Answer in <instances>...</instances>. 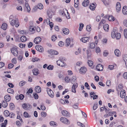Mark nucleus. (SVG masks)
Masks as SVG:
<instances>
[{
  "label": "nucleus",
  "mask_w": 127,
  "mask_h": 127,
  "mask_svg": "<svg viewBox=\"0 0 127 127\" xmlns=\"http://www.w3.org/2000/svg\"><path fill=\"white\" fill-rule=\"evenodd\" d=\"M12 21H9L10 25L13 26L15 25L16 27H18L19 26V21L17 19L12 20Z\"/></svg>",
  "instance_id": "f257e3e1"
},
{
  "label": "nucleus",
  "mask_w": 127,
  "mask_h": 127,
  "mask_svg": "<svg viewBox=\"0 0 127 127\" xmlns=\"http://www.w3.org/2000/svg\"><path fill=\"white\" fill-rule=\"evenodd\" d=\"M13 55L15 56H17L18 54V51L17 49L15 47H13L10 49Z\"/></svg>",
  "instance_id": "f03ea898"
},
{
  "label": "nucleus",
  "mask_w": 127,
  "mask_h": 127,
  "mask_svg": "<svg viewBox=\"0 0 127 127\" xmlns=\"http://www.w3.org/2000/svg\"><path fill=\"white\" fill-rule=\"evenodd\" d=\"M47 91L48 94L52 98L54 97V93L52 90L48 88L47 89Z\"/></svg>",
  "instance_id": "7ed1b4c3"
},
{
  "label": "nucleus",
  "mask_w": 127,
  "mask_h": 127,
  "mask_svg": "<svg viewBox=\"0 0 127 127\" xmlns=\"http://www.w3.org/2000/svg\"><path fill=\"white\" fill-rule=\"evenodd\" d=\"M22 107L25 110H29L31 108V106L29 104L24 103L22 105Z\"/></svg>",
  "instance_id": "20e7f679"
},
{
  "label": "nucleus",
  "mask_w": 127,
  "mask_h": 127,
  "mask_svg": "<svg viewBox=\"0 0 127 127\" xmlns=\"http://www.w3.org/2000/svg\"><path fill=\"white\" fill-rule=\"evenodd\" d=\"M60 120L62 123L68 125L69 124V122L66 118L64 117H62L60 119Z\"/></svg>",
  "instance_id": "39448f33"
},
{
  "label": "nucleus",
  "mask_w": 127,
  "mask_h": 127,
  "mask_svg": "<svg viewBox=\"0 0 127 127\" xmlns=\"http://www.w3.org/2000/svg\"><path fill=\"white\" fill-rule=\"evenodd\" d=\"M57 65L59 66L64 67L66 66V64L64 62H63L60 60H58L56 62Z\"/></svg>",
  "instance_id": "423d86ee"
},
{
  "label": "nucleus",
  "mask_w": 127,
  "mask_h": 127,
  "mask_svg": "<svg viewBox=\"0 0 127 127\" xmlns=\"http://www.w3.org/2000/svg\"><path fill=\"white\" fill-rule=\"evenodd\" d=\"M78 86V84L76 83L75 84H73L72 87V92L74 93H76V89Z\"/></svg>",
  "instance_id": "0eeeda50"
},
{
  "label": "nucleus",
  "mask_w": 127,
  "mask_h": 127,
  "mask_svg": "<svg viewBox=\"0 0 127 127\" xmlns=\"http://www.w3.org/2000/svg\"><path fill=\"white\" fill-rule=\"evenodd\" d=\"M35 48L37 50L40 52H43L44 51L43 47L40 45H38L36 46Z\"/></svg>",
  "instance_id": "6e6552de"
},
{
  "label": "nucleus",
  "mask_w": 127,
  "mask_h": 127,
  "mask_svg": "<svg viewBox=\"0 0 127 127\" xmlns=\"http://www.w3.org/2000/svg\"><path fill=\"white\" fill-rule=\"evenodd\" d=\"M41 37H38L35 38L34 42L36 44H38L41 41Z\"/></svg>",
  "instance_id": "1a4fd4ad"
},
{
  "label": "nucleus",
  "mask_w": 127,
  "mask_h": 127,
  "mask_svg": "<svg viewBox=\"0 0 127 127\" xmlns=\"http://www.w3.org/2000/svg\"><path fill=\"white\" fill-rule=\"evenodd\" d=\"M121 9V5L120 2H117L116 6V9L117 12H119L120 11Z\"/></svg>",
  "instance_id": "9d476101"
},
{
  "label": "nucleus",
  "mask_w": 127,
  "mask_h": 127,
  "mask_svg": "<svg viewBox=\"0 0 127 127\" xmlns=\"http://www.w3.org/2000/svg\"><path fill=\"white\" fill-rule=\"evenodd\" d=\"M62 113L66 117H69L70 116V114L66 110L62 111Z\"/></svg>",
  "instance_id": "9b49d317"
},
{
  "label": "nucleus",
  "mask_w": 127,
  "mask_h": 127,
  "mask_svg": "<svg viewBox=\"0 0 127 127\" xmlns=\"http://www.w3.org/2000/svg\"><path fill=\"white\" fill-rule=\"evenodd\" d=\"M90 39L89 37H84L80 39V40L83 42L85 43L88 41Z\"/></svg>",
  "instance_id": "f8f14e48"
},
{
  "label": "nucleus",
  "mask_w": 127,
  "mask_h": 127,
  "mask_svg": "<svg viewBox=\"0 0 127 127\" xmlns=\"http://www.w3.org/2000/svg\"><path fill=\"white\" fill-rule=\"evenodd\" d=\"M96 69L98 71H101L103 69V66L101 64H99L97 65Z\"/></svg>",
  "instance_id": "ddd939ff"
},
{
  "label": "nucleus",
  "mask_w": 127,
  "mask_h": 127,
  "mask_svg": "<svg viewBox=\"0 0 127 127\" xmlns=\"http://www.w3.org/2000/svg\"><path fill=\"white\" fill-rule=\"evenodd\" d=\"M87 71V68L85 67H81L80 70V72L81 73L84 74Z\"/></svg>",
  "instance_id": "4468645a"
},
{
  "label": "nucleus",
  "mask_w": 127,
  "mask_h": 127,
  "mask_svg": "<svg viewBox=\"0 0 127 127\" xmlns=\"http://www.w3.org/2000/svg\"><path fill=\"white\" fill-rule=\"evenodd\" d=\"M96 4L95 3H92L91 4H90L89 6V8L92 10H94L95 8Z\"/></svg>",
  "instance_id": "2eb2a0df"
},
{
  "label": "nucleus",
  "mask_w": 127,
  "mask_h": 127,
  "mask_svg": "<svg viewBox=\"0 0 127 127\" xmlns=\"http://www.w3.org/2000/svg\"><path fill=\"white\" fill-rule=\"evenodd\" d=\"M126 95L125 91L124 90H122L120 93V96L121 97L123 98L125 97Z\"/></svg>",
  "instance_id": "dca6fc26"
},
{
  "label": "nucleus",
  "mask_w": 127,
  "mask_h": 127,
  "mask_svg": "<svg viewBox=\"0 0 127 127\" xmlns=\"http://www.w3.org/2000/svg\"><path fill=\"white\" fill-rule=\"evenodd\" d=\"M43 8V6L42 4L41 3L38 4L37 5L35 6L34 9L36 10L37 9H42Z\"/></svg>",
  "instance_id": "f3484780"
},
{
  "label": "nucleus",
  "mask_w": 127,
  "mask_h": 127,
  "mask_svg": "<svg viewBox=\"0 0 127 127\" xmlns=\"http://www.w3.org/2000/svg\"><path fill=\"white\" fill-rule=\"evenodd\" d=\"M35 92L37 93L40 92L41 91V89L40 87L39 86H36L35 88Z\"/></svg>",
  "instance_id": "a211bd4d"
},
{
  "label": "nucleus",
  "mask_w": 127,
  "mask_h": 127,
  "mask_svg": "<svg viewBox=\"0 0 127 127\" xmlns=\"http://www.w3.org/2000/svg\"><path fill=\"white\" fill-rule=\"evenodd\" d=\"M4 98L5 101L8 102L11 99V97L9 95H6L5 96Z\"/></svg>",
  "instance_id": "6ab92c4d"
},
{
  "label": "nucleus",
  "mask_w": 127,
  "mask_h": 127,
  "mask_svg": "<svg viewBox=\"0 0 127 127\" xmlns=\"http://www.w3.org/2000/svg\"><path fill=\"white\" fill-rule=\"evenodd\" d=\"M122 12L124 15H126L127 14V6H124L123 8Z\"/></svg>",
  "instance_id": "aec40b11"
},
{
  "label": "nucleus",
  "mask_w": 127,
  "mask_h": 127,
  "mask_svg": "<svg viewBox=\"0 0 127 127\" xmlns=\"http://www.w3.org/2000/svg\"><path fill=\"white\" fill-rule=\"evenodd\" d=\"M103 28L104 30L106 32H108L109 30V25L107 24H105L103 25Z\"/></svg>",
  "instance_id": "412c9836"
},
{
  "label": "nucleus",
  "mask_w": 127,
  "mask_h": 127,
  "mask_svg": "<svg viewBox=\"0 0 127 127\" xmlns=\"http://www.w3.org/2000/svg\"><path fill=\"white\" fill-rule=\"evenodd\" d=\"M89 1L88 0H84L82 4V5L84 6H87L89 4Z\"/></svg>",
  "instance_id": "4be33fe9"
},
{
  "label": "nucleus",
  "mask_w": 127,
  "mask_h": 127,
  "mask_svg": "<svg viewBox=\"0 0 127 127\" xmlns=\"http://www.w3.org/2000/svg\"><path fill=\"white\" fill-rule=\"evenodd\" d=\"M62 31L63 33L66 34H68L69 33V31L67 28H64L62 29Z\"/></svg>",
  "instance_id": "5701e85b"
},
{
  "label": "nucleus",
  "mask_w": 127,
  "mask_h": 127,
  "mask_svg": "<svg viewBox=\"0 0 127 127\" xmlns=\"http://www.w3.org/2000/svg\"><path fill=\"white\" fill-rule=\"evenodd\" d=\"M38 70L37 68H34L32 70V72L33 74L35 75H37L39 74Z\"/></svg>",
  "instance_id": "b1692460"
},
{
  "label": "nucleus",
  "mask_w": 127,
  "mask_h": 127,
  "mask_svg": "<svg viewBox=\"0 0 127 127\" xmlns=\"http://www.w3.org/2000/svg\"><path fill=\"white\" fill-rule=\"evenodd\" d=\"M115 54L116 56L119 57L120 55V51L118 49H116L115 51Z\"/></svg>",
  "instance_id": "393cba45"
},
{
  "label": "nucleus",
  "mask_w": 127,
  "mask_h": 127,
  "mask_svg": "<svg viewBox=\"0 0 127 127\" xmlns=\"http://www.w3.org/2000/svg\"><path fill=\"white\" fill-rule=\"evenodd\" d=\"M76 77L75 76L72 77L71 79V82L73 84H75L74 82H76Z\"/></svg>",
  "instance_id": "a878e982"
},
{
  "label": "nucleus",
  "mask_w": 127,
  "mask_h": 127,
  "mask_svg": "<svg viewBox=\"0 0 127 127\" xmlns=\"http://www.w3.org/2000/svg\"><path fill=\"white\" fill-rule=\"evenodd\" d=\"M50 125L51 126L56 127L57 126V123L54 121H52L50 122Z\"/></svg>",
  "instance_id": "bb28decb"
},
{
  "label": "nucleus",
  "mask_w": 127,
  "mask_h": 127,
  "mask_svg": "<svg viewBox=\"0 0 127 127\" xmlns=\"http://www.w3.org/2000/svg\"><path fill=\"white\" fill-rule=\"evenodd\" d=\"M7 25L6 23H3L1 26V28L4 30H6L7 28Z\"/></svg>",
  "instance_id": "cd10ccee"
},
{
  "label": "nucleus",
  "mask_w": 127,
  "mask_h": 127,
  "mask_svg": "<svg viewBox=\"0 0 127 127\" xmlns=\"http://www.w3.org/2000/svg\"><path fill=\"white\" fill-rule=\"evenodd\" d=\"M25 6L27 9V12H30L31 10V8L29 3L25 4Z\"/></svg>",
  "instance_id": "c85d7f7f"
},
{
  "label": "nucleus",
  "mask_w": 127,
  "mask_h": 127,
  "mask_svg": "<svg viewBox=\"0 0 127 127\" xmlns=\"http://www.w3.org/2000/svg\"><path fill=\"white\" fill-rule=\"evenodd\" d=\"M21 40L22 42H25L26 41L27 38L25 36L23 35L21 37Z\"/></svg>",
  "instance_id": "c756f323"
},
{
  "label": "nucleus",
  "mask_w": 127,
  "mask_h": 127,
  "mask_svg": "<svg viewBox=\"0 0 127 127\" xmlns=\"http://www.w3.org/2000/svg\"><path fill=\"white\" fill-rule=\"evenodd\" d=\"M2 106L3 107L6 108L7 106V101H3L2 103Z\"/></svg>",
  "instance_id": "7c9ffc66"
},
{
  "label": "nucleus",
  "mask_w": 127,
  "mask_h": 127,
  "mask_svg": "<svg viewBox=\"0 0 127 127\" xmlns=\"http://www.w3.org/2000/svg\"><path fill=\"white\" fill-rule=\"evenodd\" d=\"M3 113L4 115L6 117L9 116L10 115V113H9V111L7 110L4 111Z\"/></svg>",
  "instance_id": "2f4dec72"
},
{
  "label": "nucleus",
  "mask_w": 127,
  "mask_h": 127,
  "mask_svg": "<svg viewBox=\"0 0 127 127\" xmlns=\"http://www.w3.org/2000/svg\"><path fill=\"white\" fill-rule=\"evenodd\" d=\"M115 19L114 17L112 16L111 15H110L109 16L108 18V20L109 21H114Z\"/></svg>",
  "instance_id": "473e14b6"
},
{
  "label": "nucleus",
  "mask_w": 127,
  "mask_h": 127,
  "mask_svg": "<svg viewBox=\"0 0 127 127\" xmlns=\"http://www.w3.org/2000/svg\"><path fill=\"white\" fill-rule=\"evenodd\" d=\"M89 45L90 48L91 49H94L95 48V45L94 43H90Z\"/></svg>",
  "instance_id": "72a5a7b5"
},
{
  "label": "nucleus",
  "mask_w": 127,
  "mask_h": 127,
  "mask_svg": "<svg viewBox=\"0 0 127 127\" xmlns=\"http://www.w3.org/2000/svg\"><path fill=\"white\" fill-rule=\"evenodd\" d=\"M36 28L33 26H30L29 28V30L31 32L34 31H35Z\"/></svg>",
  "instance_id": "f704fd0d"
},
{
  "label": "nucleus",
  "mask_w": 127,
  "mask_h": 127,
  "mask_svg": "<svg viewBox=\"0 0 127 127\" xmlns=\"http://www.w3.org/2000/svg\"><path fill=\"white\" fill-rule=\"evenodd\" d=\"M70 42V40L69 38H67L66 40V43L67 46H68L69 45Z\"/></svg>",
  "instance_id": "c9c22d12"
},
{
  "label": "nucleus",
  "mask_w": 127,
  "mask_h": 127,
  "mask_svg": "<svg viewBox=\"0 0 127 127\" xmlns=\"http://www.w3.org/2000/svg\"><path fill=\"white\" fill-rule=\"evenodd\" d=\"M26 82L24 81H21L19 83V85L20 86H22L24 85L26 83Z\"/></svg>",
  "instance_id": "e433bc0d"
},
{
  "label": "nucleus",
  "mask_w": 127,
  "mask_h": 127,
  "mask_svg": "<svg viewBox=\"0 0 127 127\" xmlns=\"http://www.w3.org/2000/svg\"><path fill=\"white\" fill-rule=\"evenodd\" d=\"M58 60L62 61L63 62H64L66 60V59L65 57H61L59 58V60Z\"/></svg>",
  "instance_id": "4c0bfd02"
},
{
  "label": "nucleus",
  "mask_w": 127,
  "mask_h": 127,
  "mask_svg": "<svg viewBox=\"0 0 127 127\" xmlns=\"http://www.w3.org/2000/svg\"><path fill=\"white\" fill-rule=\"evenodd\" d=\"M98 107V104L97 103L95 102L94 104V106L93 107V109L94 110H95Z\"/></svg>",
  "instance_id": "58836bf2"
},
{
  "label": "nucleus",
  "mask_w": 127,
  "mask_h": 127,
  "mask_svg": "<svg viewBox=\"0 0 127 127\" xmlns=\"http://www.w3.org/2000/svg\"><path fill=\"white\" fill-rule=\"evenodd\" d=\"M116 33H115L114 31H112L111 33V36L113 38H114L116 36Z\"/></svg>",
  "instance_id": "ea45409f"
},
{
  "label": "nucleus",
  "mask_w": 127,
  "mask_h": 127,
  "mask_svg": "<svg viewBox=\"0 0 127 127\" xmlns=\"http://www.w3.org/2000/svg\"><path fill=\"white\" fill-rule=\"evenodd\" d=\"M24 116L25 118H30L31 117V116L29 115L28 113L25 112H24Z\"/></svg>",
  "instance_id": "a19ab883"
},
{
  "label": "nucleus",
  "mask_w": 127,
  "mask_h": 127,
  "mask_svg": "<svg viewBox=\"0 0 127 127\" xmlns=\"http://www.w3.org/2000/svg\"><path fill=\"white\" fill-rule=\"evenodd\" d=\"M18 59L19 60L21 61L23 58V55L22 54H20L17 57Z\"/></svg>",
  "instance_id": "79ce46f5"
},
{
  "label": "nucleus",
  "mask_w": 127,
  "mask_h": 127,
  "mask_svg": "<svg viewBox=\"0 0 127 127\" xmlns=\"http://www.w3.org/2000/svg\"><path fill=\"white\" fill-rule=\"evenodd\" d=\"M90 25H87L86 27V30L87 31L90 32L92 30Z\"/></svg>",
  "instance_id": "37998d69"
},
{
  "label": "nucleus",
  "mask_w": 127,
  "mask_h": 127,
  "mask_svg": "<svg viewBox=\"0 0 127 127\" xmlns=\"http://www.w3.org/2000/svg\"><path fill=\"white\" fill-rule=\"evenodd\" d=\"M53 13L52 12L49 11V12H48L47 14L49 16V17L50 18H51L52 17V13Z\"/></svg>",
  "instance_id": "c03bdc74"
},
{
  "label": "nucleus",
  "mask_w": 127,
  "mask_h": 127,
  "mask_svg": "<svg viewBox=\"0 0 127 127\" xmlns=\"http://www.w3.org/2000/svg\"><path fill=\"white\" fill-rule=\"evenodd\" d=\"M54 67L53 66L50 65L47 67V69L49 70H52L53 69Z\"/></svg>",
  "instance_id": "a18cd8bd"
},
{
  "label": "nucleus",
  "mask_w": 127,
  "mask_h": 127,
  "mask_svg": "<svg viewBox=\"0 0 127 127\" xmlns=\"http://www.w3.org/2000/svg\"><path fill=\"white\" fill-rule=\"evenodd\" d=\"M51 40L53 41H55L57 39V36L55 35H53L51 37Z\"/></svg>",
  "instance_id": "49530a36"
},
{
  "label": "nucleus",
  "mask_w": 127,
  "mask_h": 127,
  "mask_svg": "<svg viewBox=\"0 0 127 127\" xmlns=\"http://www.w3.org/2000/svg\"><path fill=\"white\" fill-rule=\"evenodd\" d=\"M88 64L90 66H92L93 63L92 61L90 60H89L88 62Z\"/></svg>",
  "instance_id": "de8ad7c7"
},
{
  "label": "nucleus",
  "mask_w": 127,
  "mask_h": 127,
  "mask_svg": "<svg viewBox=\"0 0 127 127\" xmlns=\"http://www.w3.org/2000/svg\"><path fill=\"white\" fill-rule=\"evenodd\" d=\"M7 92L9 93L12 94L14 92V90L10 88H8L7 90Z\"/></svg>",
  "instance_id": "09e8293b"
},
{
  "label": "nucleus",
  "mask_w": 127,
  "mask_h": 127,
  "mask_svg": "<svg viewBox=\"0 0 127 127\" xmlns=\"http://www.w3.org/2000/svg\"><path fill=\"white\" fill-rule=\"evenodd\" d=\"M14 66V65L11 63L9 64L8 65V68L10 69L12 68Z\"/></svg>",
  "instance_id": "8fccbe9b"
},
{
  "label": "nucleus",
  "mask_w": 127,
  "mask_h": 127,
  "mask_svg": "<svg viewBox=\"0 0 127 127\" xmlns=\"http://www.w3.org/2000/svg\"><path fill=\"white\" fill-rule=\"evenodd\" d=\"M124 34L125 38H127V29H125L124 30Z\"/></svg>",
  "instance_id": "3c124183"
},
{
  "label": "nucleus",
  "mask_w": 127,
  "mask_h": 127,
  "mask_svg": "<svg viewBox=\"0 0 127 127\" xmlns=\"http://www.w3.org/2000/svg\"><path fill=\"white\" fill-rule=\"evenodd\" d=\"M40 107L42 110H44L46 109L45 106H44V103H41Z\"/></svg>",
  "instance_id": "603ef678"
},
{
  "label": "nucleus",
  "mask_w": 127,
  "mask_h": 127,
  "mask_svg": "<svg viewBox=\"0 0 127 127\" xmlns=\"http://www.w3.org/2000/svg\"><path fill=\"white\" fill-rule=\"evenodd\" d=\"M116 38L117 39H119L121 37V34L120 33H116Z\"/></svg>",
  "instance_id": "864d4df0"
},
{
  "label": "nucleus",
  "mask_w": 127,
  "mask_h": 127,
  "mask_svg": "<svg viewBox=\"0 0 127 127\" xmlns=\"http://www.w3.org/2000/svg\"><path fill=\"white\" fill-rule=\"evenodd\" d=\"M70 79L69 78L68 76H66L65 77V82L67 83H68L69 82Z\"/></svg>",
  "instance_id": "5fc2aeb1"
},
{
  "label": "nucleus",
  "mask_w": 127,
  "mask_h": 127,
  "mask_svg": "<svg viewBox=\"0 0 127 127\" xmlns=\"http://www.w3.org/2000/svg\"><path fill=\"white\" fill-rule=\"evenodd\" d=\"M10 109H12L15 107V106L14 105V104L13 103H10Z\"/></svg>",
  "instance_id": "6e6d98bb"
},
{
  "label": "nucleus",
  "mask_w": 127,
  "mask_h": 127,
  "mask_svg": "<svg viewBox=\"0 0 127 127\" xmlns=\"http://www.w3.org/2000/svg\"><path fill=\"white\" fill-rule=\"evenodd\" d=\"M85 86L86 88L88 90H90V86L88 83L87 82H86L85 83Z\"/></svg>",
  "instance_id": "4d7b16f0"
},
{
  "label": "nucleus",
  "mask_w": 127,
  "mask_h": 127,
  "mask_svg": "<svg viewBox=\"0 0 127 127\" xmlns=\"http://www.w3.org/2000/svg\"><path fill=\"white\" fill-rule=\"evenodd\" d=\"M79 5V3H74V7L78 10L79 9V8L78 7Z\"/></svg>",
  "instance_id": "13d9d810"
},
{
  "label": "nucleus",
  "mask_w": 127,
  "mask_h": 127,
  "mask_svg": "<svg viewBox=\"0 0 127 127\" xmlns=\"http://www.w3.org/2000/svg\"><path fill=\"white\" fill-rule=\"evenodd\" d=\"M34 98L35 99H37L38 98V95L36 93H34L33 94Z\"/></svg>",
  "instance_id": "bf43d9fd"
},
{
  "label": "nucleus",
  "mask_w": 127,
  "mask_h": 127,
  "mask_svg": "<svg viewBox=\"0 0 127 127\" xmlns=\"http://www.w3.org/2000/svg\"><path fill=\"white\" fill-rule=\"evenodd\" d=\"M78 103L74 104L73 106V107L75 109H77L78 107Z\"/></svg>",
  "instance_id": "052dcab7"
},
{
  "label": "nucleus",
  "mask_w": 127,
  "mask_h": 127,
  "mask_svg": "<svg viewBox=\"0 0 127 127\" xmlns=\"http://www.w3.org/2000/svg\"><path fill=\"white\" fill-rule=\"evenodd\" d=\"M52 53L53 55H57L58 54V52L55 50L53 51L52 52Z\"/></svg>",
  "instance_id": "680f3d73"
},
{
  "label": "nucleus",
  "mask_w": 127,
  "mask_h": 127,
  "mask_svg": "<svg viewBox=\"0 0 127 127\" xmlns=\"http://www.w3.org/2000/svg\"><path fill=\"white\" fill-rule=\"evenodd\" d=\"M41 114L42 117H45L46 116V113L44 112L43 111L41 113Z\"/></svg>",
  "instance_id": "e2e57ef3"
},
{
  "label": "nucleus",
  "mask_w": 127,
  "mask_h": 127,
  "mask_svg": "<svg viewBox=\"0 0 127 127\" xmlns=\"http://www.w3.org/2000/svg\"><path fill=\"white\" fill-rule=\"evenodd\" d=\"M123 77L125 79H127V72H125L123 74Z\"/></svg>",
  "instance_id": "0e129e2a"
},
{
  "label": "nucleus",
  "mask_w": 127,
  "mask_h": 127,
  "mask_svg": "<svg viewBox=\"0 0 127 127\" xmlns=\"http://www.w3.org/2000/svg\"><path fill=\"white\" fill-rule=\"evenodd\" d=\"M58 45L62 47L64 45V42L62 41H60L59 42Z\"/></svg>",
  "instance_id": "69168bd1"
},
{
  "label": "nucleus",
  "mask_w": 127,
  "mask_h": 127,
  "mask_svg": "<svg viewBox=\"0 0 127 127\" xmlns=\"http://www.w3.org/2000/svg\"><path fill=\"white\" fill-rule=\"evenodd\" d=\"M15 115L12 112H11L10 113V115L9 116L11 118H12L14 117V116Z\"/></svg>",
  "instance_id": "338daca9"
},
{
  "label": "nucleus",
  "mask_w": 127,
  "mask_h": 127,
  "mask_svg": "<svg viewBox=\"0 0 127 127\" xmlns=\"http://www.w3.org/2000/svg\"><path fill=\"white\" fill-rule=\"evenodd\" d=\"M124 25L126 27H127V20L125 19L123 21Z\"/></svg>",
  "instance_id": "774afa93"
}]
</instances>
